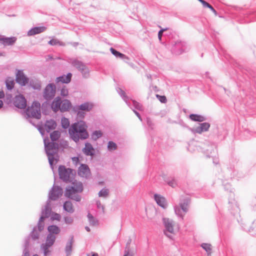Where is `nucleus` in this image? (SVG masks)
Listing matches in <instances>:
<instances>
[{
    "label": "nucleus",
    "mask_w": 256,
    "mask_h": 256,
    "mask_svg": "<svg viewBox=\"0 0 256 256\" xmlns=\"http://www.w3.org/2000/svg\"><path fill=\"white\" fill-rule=\"evenodd\" d=\"M87 126L83 121L73 124L68 130V132L71 138L76 142L80 140H84L88 137L86 130Z\"/></svg>",
    "instance_id": "obj_1"
},
{
    "label": "nucleus",
    "mask_w": 256,
    "mask_h": 256,
    "mask_svg": "<svg viewBox=\"0 0 256 256\" xmlns=\"http://www.w3.org/2000/svg\"><path fill=\"white\" fill-rule=\"evenodd\" d=\"M44 150L48 156V162L51 168L54 170V160L57 162L58 160V153L59 146L56 142H50L48 138L44 140Z\"/></svg>",
    "instance_id": "obj_2"
},
{
    "label": "nucleus",
    "mask_w": 256,
    "mask_h": 256,
    "mask_svg": "<svg viewBox=\"0 0 256 256\" xmlns=\"http://www.w3.org/2000/svg\"><path fill=\"white\" fill-rule=\"evenodd\" d=\"M73 186L66 187L64 195L66 197L76 202H79L81 200L82 196L79 193L83 191V184L81 182H74Z\"/></svg>",
    "instance_id": "obj_3"
},
{
    "label": "nucleus",
    "mask_w": 256,
    "mask_h": 256,
    "mask_svg": "<svg viewBox=\"0 0 256 256\" xmlns=\"http://www.w3.org/2000/svg\"><path fill=\"white\" fill-rule=\"evenodd\" d=\"M72 106L70 102L67 100H62L59 96L55 98L50 104V108L54 113L60 111L64 112L69 111Z\"/></svg>",
    "instance_id": "obj_4"
},
{
    "label": "nucleus",
    "mask_w": 256,
    "mask_h": 256,
    "mask_svg": "<svg viewBox=\"0 0 256 256\" xmlns=\"http://www.w3.org/2000/svg\"><path fill=\"white\" fill-rule=\"evenodd\" d=\"M24 115L26 118L40 119L41 118L40 103L37 101L34 102L32 106L26 108Z\"/></svg>",
    "instance_id": "obj_5"
},
{
    "label": "nucleus",
    "mask_w": 256,
    "mask_h": 256,
    "mask_svg": "<svg viewBox=\"0 0 256 256\" xmlns=\"http://www.w3.org/2000/svg\"><path fill=\"white\" fill-rule=\"evenodd\" d=\"M70 63L82 73L84 78H88L90 76V70L82 62L76 59L70 60Z\"/></svg>",
    "instance_id": "obj_6"
},
{
    "label": "nucleus",
    "mask_w": 256,
    "mask_h": 256,
    "mask_svg": "<svg viewBox=\"0 0 256 256\" xmlns=\"http://www.w3.org/2000/svg\"><path fill=\"white\" fill-rule=\"evenodd\" d=\"M56 86L53 83L46 85L43 92V97L46 101H50L54 98L56 93Z\"/></svg>",
    "instance_id": "obj_7"
},
{
    "label": "nucleus",
    "mask_w": 256,
    "mask_h": 256,
    "mask_svg": "<svg viewBox=\"0 0 256 256\" xmlns=\"http://www.w3.org/2000/svg\"><path fill=\"white\" fill-rule=\"evenodd\" d=\"M162 222L165 228L164 234L170 239H172V234H174V222L168 218H163Z\"/></svg>",
    "instance_id": "obj_8"
},
{
    "label": "nucleus",
    "mask_w": 256,
    "mask_h": 256,
    "mask_svg": "<svg viewBox=\"0 0 256 256\" xmlns=\"http://www.w3.org/2000/svg\"><path fill=\"white\" fill-rule=\"evenodd\" d=\"M16 81L22 86H26L29 82V78L24 74L22 70H17L16 74Z\"/></svg>",
    "instance_id": "obj_9"
},
{
    "label": "nucleus",
    "mask_w": 256,
    "mask_h": 256,
    "mask_svg": "<svg viewBox=\"0 0 256 256\" xmlns=\"http://www.w3.org/2000/svg\"><path fill=\"white\" fill-rule=\"evenodd\" d=\"M72 170L71 168H66L64 166H60L58 168V174L60 178L64 182H69L70 176Z\"/></svg>",
    "instance_id": "obj_10"
},
{
    "label": "nucleus",
    "mask_w": 256,
    "mask_h": 256,
    "mask_svg": "<svg viewBox=\"0 0 256 256\" xmlns=\"http://www.w3.org/2000/svg\"><path fill=\"white\" fill-rule=\"evenodd\" d=\"M62 189L59 186H53L48 194V200H57L62 194Z\"/></svg>",
    "instance_id": "obj_11"
},
{
    "label": "nucleus",
    "mask_w": 256,
    "mask_h": 256,
    "mask_svg": "<svg viewBox=\"0 0 256 256\" xmlns=\"http://www.w3.org/2000/svg\"><path fill=\"white\" fill-rule=\"evenodd\" d=\"M13 104L18 108L24 109L26 108V100L23 95H17L14 98Z\"/></svg>",
    "instance_id": "obj_12"
},
{
    "label": "nucleus",
    "mask_w": 256,
    "mask_h": 256,
    "mask_svg": "<svg viewBox=\"0 0 256 256\" xmlns=\"http://www.w3.org/2000/svg\"><path fill=\"white\" fill-rule=\"evenodd\" d=\"M78 174L82 178H88L90 176L89 167L86 164H81L78 170Z\"/></svg>",
    "instance_id": "obj_13"
},
{
    "label": "nucleus",
    "mask_w": 256,
    "mask_h": 256,
    "mask_svg": "<svg viewBox=\"0 0 256 256\" xmlns=\"http://www.w3.org/2000/svg\"><path fill=\"white\" fill-rule=\"evenodd\" d=\"M210 128V124L208 122H202L200 124V126L196 128H193L191 130L192 132L194 134H200L203 132L208 131Z\"/></svg>",
    "instance_id": "obj_14"
},
{
    "label": "nucleus",
    "mask_w": 256,
    "mask_h": 256,
    "mask_svg": "<svg viewBox=\"0 0 256 256\" xmlns=\"http://www.w3.org/2000/svg\"><path fill=\"white\" fill-rule=\"evenodd\" d=\"M16 38L14 36L7 38L0 36V42L4 46H12L16 42Z\"/></svg>",
    "instance_id": "obj_15"
},
{
    "label": "nucleus",
    "mask_w": 256,
    "mask_h": 256,
    "mask_svg": "<svg viewBox=\"0 0 256 256\" xmlns=\"http://www.w3.org/2000/svg\"><path fill=\"white\" fill-rule=\"evenodd\" d=\"M72 76V74L71 73L69 72L66 76L63 75V76L58 77L56 80V82L57 84V86H58V84L60 82H61L62 84L69 83L71 80Z\"/></svg>",
    "instance_id": "obj_16"
},
{
    "label": "nucleus",
    "mask_w": 256,
    "mask_h": 256,
    "mask_svg": "<svg viewBox=\"0 0 256 256\" xmlns=\"http://www.w3.org/2000/svg\"><path fill=\"white\" fill-rule=\"evenodd\" d=\"M44 127L46 130L49 132L56 128V123L54 120L52 119L46 120L44 124Z\"/></svg>",
    "instance_id": "obj_17"
},
{
    "label": "nucleus",
    "mask_w": 256,
    "mask_h": 256,
    "mask_svg": "<svg viewBox=\"0 0 256 256\" xmlns=\"http://www.w3.org/2000/svg\"><path fill=\"white\" fill-rule=\"evenodd\" d=\"M154 200L156 204L162 208H166L167 204L166 202V198L158 194H155L154 195Z\"/></svg>",
    "instance_id": "obj_18"
},
{
    "label": "nucleus",
    "mask_w": 256,
    "mask_h": 256,
    "mask_svg": "<svg viewBox=\"0 0 256 256\" xmlns=\"http://www.w3.org/2000/svg\"><path fill=\"white\" fill-rule=\"evenodd\" d=\"M42 230H39L38 227V226H34L33 228V230L32 232L30 233V235L26 238V239H28V242H30L29 240L30 238L32 239L33 240H37L39 238L40 236V233Z\"/></svg>",
    "instance_id": "obj_19"
},
{
    "label": "nucleus",
    "mask_w": 256,
    "mask_h": 256,
    "mask_svg": "<svg viewBox=\"0 0 256 256\" xmlns=\"http://www.w3.org/2000/svg\"><path fill=\"white\" fill-rule=\"evenodd\" d=\"M46 29L45 26H36L32 28L28 32V35L29 36H34L36 34L44 32Z\"/></svg>",
    "instance_id": "obj_20"
},
{
    "label": "nucleus",
    "mask_w": 256,
    "mask_h": 256,
    "mask_svg": "<svg viewBox=\"0 0 256 256\" xmlns=\"http://www.w3.org/2000/svg\"><path fill=\"white\" fill-rule=\"evenodd\" d=\"M92 108V105L88 102L81 104L80 106H76L74 108V110L77 111L78 110H84L86 112H90Z\"/></svg>",
    "instance_id": "obj_21"
},
{
    "label": "nucleus",
    "mask_w": 256,
    "mask_h": 256,
    "mask_svg": "<svg viewBox=\"0 0 256 256\" xmlns=\"http://www.w3.org/2000/svg\"><path fill=\"white\" fill-rule=\"evenodd\" d=\"M228 204V208L232 214L234 215L239 212V208L238 204L237 202L234 200H233L232 201H229Z\"/></svg>",
    "instance_id": "obj_22"
},
{
    "label": "nucleus",
    "mask_w": 256,
    "mask_h": 256,
    "mask_svg": "<svg viewBox=\"0 0 256 256\" xmlns=\"http://www.w3.org/2000/svg\"><path fill=\"white\" fill-rule=\"evenodd\" d=\"M48 234H51V236H56L60 232V228L56 225H50L48 227Z\"/></svg>",
    "instance_id": "obj_23"
},
{
    "label": "nucleus",
    "mask_w": 256,
    "mask_h": 256,
    "mask_svg": "<svg viewBox=\"0 0 256 256\" xmlns=\"http://www.w3.org/2000/svg\"><path fill=\"white\" fill-rule=\"evenodd\" d=\"M184 43L180 41H177L176 42L174 46V50L176 51L178 54H181L184 51Z\"/></svg>",
    "instance_id": "obj_24"
},
{
    "label": "nucleus",
    "mask_w": 256,
    "mask_h": 256,
    "mask_svg": "<svg viewBox=\"0 0 256 256\" xmlns=\"http://www.w3.org/2000/svg\"><path fill=\"white\" fill-rule=\"evenodd\" d=\"M74 242V236H71L69 240L67 242L65 248V252L66 254V256L70 254L72 251V245Z\"/></svg>",
    "instance_id": "obj_25"
},
{
    "label": "nucleus",
    "mask_w": 256,
    "mask_h": 256,
    "mask_svg": "<svg viewBox=\"0 0 256 256\" xmlns=\"http://www.w3.org/2000/svg\"><path fill=\"white\" fill-rule=\"evenodd\" d=\"M83 152L86 156H93L94 154L93 151L94 148L92 144L88 142L85 144V147L82 150Z\"/></svg>",
    "instance_id": "obj_26"
},
{
    "label": "nucleus",
    "mask_w": 256,
    "mask_h": 256,
    "mask_svg": "<svg viewBox=\"0 0 256 256\" xmlns=\"http://www.w3.org/2000/svg\"><path fill=\"white\" fill-rule=\"evenodd\" d=\"M64 210L72 214L74 212V209L73 206V204L70 201H66L64 202L63 205Z\"/></svg>",
    "instance_id": "obj_27"
},
{
    "label": "nucleus",
    "mask_w": 256,
    "mask_h": 256,
    "mask_svg": "<svg viewBox=\"0 0 256 256\" xmlns=\"http://www.w3.org/2000/svg\"><path fill=\"white\" fill-rule=\"evenodd\" d=\"M110 50L112 52V54L114 55L116 58H120L121 59H127L128 60V57L126 55L120 53V52L116 50V49L111 48H110Z\"/></svg>",
    "instance_id": "obj_28"
},
{
    "label": "nucleus",
    "mask_w": 256,
    "mask_h": 256,
    "mask_svg": "<svg viewBox=\"0 0 256 256\" xmlns=\"http://www.w3.org/2000/svg\"><path fill=\"white\" fill-rule=\"evenodd\" d=\"M190 118L192 121L199 122H204L206 120L204 116L196 114H190Z\"/></svg>",
    "instance_id": "obj_29"
},
{
    "label": "nucleus",
    "mask_w": 256,
    "mask_h": 256,
    "mask_svg": "<svg viewBox=\"0 0 256 256\" xmlns=\"http://www.w3.org/2000/svg\"><path fill=\"white\" fill-rule=\"evenodd\" d=\"M51 212L50 202L48 201L44 210H42V214L44 216L45 218H48Z\"/></svg>",
    "instance_id": "obj_30"
},
{
    "label": "nucleus",
    "mask_w": 256,
    "mask_h": 256,
    "mask_svg": "<svg viewBox=\"0 0 256 256\" xmlns=\"http://www.w3.org/2000/svg\"><path fill=\"white\" fill-rule=\"evenodd\" d=\"M56 239V236H51V234H48L46 236L45 243L52 246L54 244Z\"/></svg>",
    "instance_id": "obj_31"
},
{
    "label": "nucleus",
    "mask_w": 256,
    "mask_h": 256,
    "mask_svg": "<svg viewBox=\"0 0 256 256\" xmlns=\"http://www.w3.org/2000/svg\"><path fill=\"white\" fill-rule=\"evenodd\" d=\"M188 198L184 199L180 203V208L184 212H186L188 210Z\"/></svg>",
    "instance_id": "obj_32"
},
{
    "label": "nucleus",
    "mask_w": 256,
    "mask_h": 256,
    "mask_svg": "<svg viewBox=\"0 0 256 256\" xmlns=\"http://www.w3.org/2000/svg\"><path fill=\"white\" fill-rule=\"evenodd\" d=\"M201 247L206 252L208 256H210L212 254V245L208 243H202L201 244Z\"/></svg>",
    "instance_id": "obj_33"
},
{
    "label": "nucleus",
    "mask_w": 256,
    "mask_h": 256,
    "mask_svg": "<svg viewBox=\"0 0 256 256\" xmlns=\"http://www.w3.org/2000/svg\"><path fill=\"white\" fill-rule=\"evenodd\" d=\"M60 136V132L58 130H54L50 134V138L51 139L50 142H56L58 140Z\"/></svg>",
    "instance_id": "obj_34"
},
{
    "label": "nucleus",
    "mask_w": 256,
    "mask_h": 256,
    "mask_svg": "<svg viewBox=\"0 0 256 256\" xmlns=\"http://www.w3.org/2000/svg\"><path fill=\"white\" fill-rule=\"evenodd\" d=\"M30 246V242H28V238L25 240L24 244V250L23 251L22 256H30L28 247Z\"/></svg>",
    "instance_id": "obj_35"
},
{
    "label": "nucleus",
    "mask_w": 256,
    "mask_h": 256,
    "mask_svg": "<svg viewBox=\"0 0 256 256\" xmlns=\"http://www.w3.org/2000/svg\"><path fill=\"white\" fill-rule=\"evenodd\" d=\"M117 92L118 93V94L122 98V99L126 102V104L128 106H129L130 104L128 102V98L125 92L120 88H118L117 90Z\"/></svg>",
    "instance_id": "obj_36"
},
{
    "label": "nucleus",
    "mask_w": 256,
    "mask_h": 256,
    "mask_svg": "<svg viewBox=\"0 0 256 256\" xmlns=\"http://www.w3.org/2000/svg\"><path fill=\"white\" fill-rule=\"evenodd\" d=\"M199 2H200L203 5L204 7H206L209 8L215 14H217L216 11L215 10V9L208 2H206L204 0H198Z\"/></svg>",
    "instance_id": "obj_37"
},
{
    "label": "nucleus",
    "mask_w": 256,
    "mask_h": 256,
    "mask_svg": "<svg viewBox=\"0 0 256 256\" xmlns=\"http://www.w3.org/2000/svg\"><path fill=\"white\" fill-rule=\"evenodd\" d=\"M28 121L30 124H32L33 126H35L38 128L42 135H44L46 130L44 127V128L42 126L40 125H36L33 120L30 119L28 120Z\"/></svg>",
    "instance_id": "obj_38"
},
{
    "label": "nucleus",
    "mask_w": 256,
    "mask_h": 256,
    "mask_svg": "<svg viewBox=\"0 0 256 256\" xmlns=\"http://www.w3.org/2000/svg\"><path fill=\"white\" fill-rule=\"evenodd\" d=\"M40 247L43 250L44 256H46L50 252V251L48 250V248L51 246L46 244V243H43L41 244Z\"/></svg>",
    "instance_id": "obj_39"
},
{
    "label": "nucleus",
    "mask_w": 256,
    "mask_h": 256,
    "mask_svg": "<svg viewBox=\"0 0 256 256\" xmlns=\"http://www.w3.org/2000/svg\"><path fill=\"white\" fill-rule=\"evenodd\" d=\"M62 126L64 128L66 129L70 126V122L68 118L64 117L61 120Z\"/></svg>",
    "instance_id": "obj_40"
},
{
    "label": "nucleus",
    "mask_w": 256,
    "mask_h": 256,
    "mask_svg": "<svg viewBox=\"0 0 256 256\" xmlns=\"http://www.w3.org/2000/svg\"><path fill=\"white\" fill-rule=\"evenodd\" d=\"M88 218L90 225L95 226L98 224V221L90 213H88Z\"/></svg>",
    "instance_id": "obj_41"
},
{
    "label": "nucleus",
    "mask_w": 256,
    "mask_h": 256,
    "mask_svg": "<svg viewBox=\"0 0 256 256\" xmlns=\"http://www.w3.org/2000/svg\"><path fill=\"white\" fill-rule=\"evenodd\" d=\"M48 44L52 46H56L57 44L61 46H65V44L64 42L59 41L57 39H52L48 42Z\"/></svg>",
    "instance_id": "obj_42"
},
{
    "label": "nucleus",
    "mask_w": 256,
    "mask_h": 256,
    "mask_svg": "<svg viewBox=\"0 0 256 256\" xmlns=\"http://www.w3.org/2000/svg\"><path fill=\"white\" fill-rule=\"evenodd\" d=\"M46 218L44 217V216L42 214L40 217L37 226L38 227L39 230H44V224L42 222Z\"/></svg>",
    "instance_id": "obj_43"
},
{
    "label": "nucleus",
    "mask_w": 256,
    "mask_h": 256,
    "mask_svg": "<svg viewBox=\"0 0 256 256\" xmlns=\"http://www.w3.org/2000/svg\"><path fill=\"white\" fill-rule=\"evenodd\" d=\"M248 231L251 234L256 236V219L252 223Z\"/></svg>",
    "instance_id": "obj_44"
},
{
    "label": "nucleus",
    "mask_w": 256,
    "mask_h": 256,
    "mask_svg": "<svg viewBox=\"0 0 256 256\" xmlns=\"http://www.w3.org/2000/svg\"><path fill=\"white\" fill-rule=\"evenodd\" d=\"M6 84L7 89L8 90H11L14 87V80H10L8 79L6 81Z\"/></svg>",
    "instance_id": "obj_45"
},
{
    "label": "nucleus",
    "mask_w": 256,
    "mask_h": 256,
    "mask_svg": "<svg viewBox=\"0 0 256 256\" xmlns=\"http://www.w3.org/2000/svg\"><path fill=\"white\" fill-rule=\"evenodd\" d=\"M109 190L107 188H102L98 192V196L100 197H106L108 194Z\"/></svg>",
    "instance_id": "obj_46"
},
{
    "label": "nucleus",
    "mask_w": 256,
    "mask_h": 256,
    "mask_svg": "<svg viewBox=\"0 0 256 256\" xmlns=\"http://www.w3.org/2000/svg\"><path fill=\"white\" fill-rule=\"evenodd\" d=\"M108 148L110 151L114 150L117 148V146L114 142L110 141L108 142Z\"/></svg>",
    "instance_id": "obj_47"
},
{
    "label": "nucleus",
    "mask_w": 256,
    "mask_h": 256,
    "mask_svg": "<svg viewBox=\"0 0 256 256\" xmlns=\"http://www.w3.org/2000/svg\"><path fill=\"white\" fill-rule=\"evenodd\" d=\"M68 94V92L66 86H62L60 89V95L62 96H66Z\"/></svg>",
    "instance_id": "obj_48"
},
{
    "label": "nucleus",
    "mask_w": 256,
    "mask_h": 256,
    "mask_svg": "<svg viewBox=\"0 0 256 256\" xmlns=\"http://www.w3.org/2000/svg\"><path fill=\"white\" fill-rule=\"evenodd\" d=\"M132 104H133V106L135 109H136L138 110H143V108H142V105L140 104L139 102L134 100H132Z\"/></svg>",
    "instance_id": "obj_49"
},
{
    "label": "nucleus",
    "mask_w": 256,
    "mask_h": 256,
    "mask_svg": "<svg viewBox=\"0 0 256 256\" xmlns=\"http://www.w3.org/2000/svg\"><path fill=\"white\" fill-rule=\"evenodd\" d=\"M30 86L34 90H40L41 86L39 83L34 84L32 80L30 82Z\"/></svg>",
    "instance_id": "obj_50"
},
{
    "label": "nucleus",
    "mask_w": 256,
    "mask_h": 256,
    "mask_svg": "<svg viewBox=\"0 0 256 256\" xmlns=\"http://www.w3.org/2000/svg\"><path fill=\"white\" fill-rule=\"evenodd\" d=\"M156 97L162 103H166L167 101L166 98L164 96H160L159 94H156Z\"/></svg>",
    "instance_id": "obj_51"
},
{
    "label": "nucleus",
    "mask_w": 256,
    "mask_h": 256,
    "mask_svg": "<svg viewBox=\"0 0 256 256\" xmlns=\"http://www.w3.org/2000/svg\"><path fill=\"white\" fill-rule=\"evenodd\" d=\"M64 220L66 224H72L74 220L71 216H65Z\"/></svg>",
    "instance_id": "obj_52"
},
{
    "label": "nucleus",
    "mask_w": 256,
    "mask_h": 256,
    "mask_svg": "<svg viewBox=\"0 0 256 256\" xmlns=\"http://www.w3.org/2000/svg\"><path fill=\"white\" fill-rule=\"evenodd\" d=\"M180 208L176 206L174 207V212L176 215L180 216L182 218H183V216L181 214Z\"/></svg>",
    "instance_id": "obj_53"
},
{
    "label": "nucleus",
    "mask_w": 256,
    "mask_h": 256,
    "mask_svg": "<svg viewBox=\"0 0 256 256\" xmlns=\"http://www.w3.org/2000/svg\"><path fill=\"white\" fill-rule=\"evenodd\" d=\"M167 183L172 188H175L177 186L176 182L174 179L168 181Z\"/></svg>",
    "instance_id": "obj_54"
},
{
    "label": "nucleus",
    "mask_w": 256,
    "mask_h": 256,
    "mask_svg": "<svg viewBox=\"0 0 256 256\" xmlns=\"http://www.w3.org/2000/svg\"><path fill=\"white\" fill-rule=\"evenodd\" d=\"M131 239H130L128 241V242L126 244V250H124V256H132V254H129V250L128 248L126 250V248H128V245L130 244L131 242Z\"/></svg>",
    "instance_id": "obj_55"
},
{
    "label": "nucleus",
    "mask_w": 256,
    "mask_h": 256,
    "mask_svg": "<svg viewBox=\"0 0 256 256\" xmlns=\"http://www.w3.org/2000/svg\"><path fill=\"white\" fill-rule=\"evenodd\" d=\"M77 113V116L80 118H83L84 117L85 113L81 110H78L77 111H75Z\"/></svg>",
    "instance_id": "obj_56"
},
{
    "label": "nucleus",
    "mask_w": 256,
    "mask_h": 256,
    "mask_svg": "<svg viewBox=\"0 0 256 256\" xmlns=\"http://www.w3.org/2000/svg\"><path fill=\"white\" fill-rule=\"evenodd\" d=\"M61 218V216L60 214L55 213L52 216V218L53 220H60Z\"/></svg>",
    "instance_id": "obj_57"
},
{
    "label": "nucleus",
    "mask_w": 256,
    "mask_h": 256,
    "mask_svg": "<svg viewBox=\"0 0 256 256\" xmlns=\"http://www.w3.org/2000/svg\"><path fill=\"white\" fill-rule=\"evenodd\" d=\"M93 135L96 136V138H98L102 136V133L100 130H96L93 132Z\"/></svg>",
    "instance_id": "obj_58"
},
{
    "label": "nucleus",
    "mask_w": 256,
    "mask_h": 256,
    "mask_svg": "<svg viewBox=\"0 0 256 256\" xmlns=\"http://www.w3.org/2000/svg\"><path fill=\"white\" fill-rule=\"evenodd\" d=\"M167 30H168V28H163V29H161L158 32V38H159L160 40H161V39H162V34H163L164 32L166 31Z\"/></svg>",
    "instance_id": "obj_59"
},
{
    "label": "nucleus",
    "mask_w": 256,
    "mask_h": 256,
    "mask_svg": "<svg viewBox=\"0 0 256 256\" xmlns=\"http://www.w3.org/2000/svg\"><path fill=\"white\" fill-rule=\"evenodd\" d=\"M96 205H97L98 208H102V212H104V206L103 205H102L101 204V203H100V201L96 202Z\"/></svg>",
    "instance_id": "obj_60"
},
{
    "label": "nucleus",
    "mask_w": 256,
    "mask_h": 256,
    "mask_svg": "<svg viewBox=\"0 0 256 256\" xmlns=\"http://www.w3.org/2000/svg\"><path fill=\"white\" fill-rule=\"evenodd\" d=\"M146 123L149 127L152 128V126H153L154 124L150 118H146Z\"/></svg>",
    "instance_id": "obj_61"
},
{
    "label": "nucleus",
    "mask_w": 256,
    "mask_h": 256,
    "mask_svg": "<svg viewBox=\"0 0 256 256\" xmlns=\"http://www.w3.org/2000/svg\"><path fill=\"white\" fill-rule=\"evenodd\" d=\"M133 112L136 114V116L138 117V118L142 121V118L141 116H140V114H139V112H138L136 110H133Z\"/></svg>",
    "instance_id": "obj_62"
},
{
    "label": "nucleus",
    "mask_w": 256,
    "mask_h": 256,
    "mask_svg": "<svg viewBox=\"0 0 256 256\" xmlns=\"http://www.w3.org/2000/svg\"><path fill=\"white\" fill-rule=\"evenodd\" d=\"M4 96V92L0 90V98H3Z\"/></svg>",
    "instance_id": "obj_63"
},
{
    "label": "nucleus",
    "mask_w": 256,
    "mask_h": 256,
    "mask_svg": "<svg viewBox=\"0 0 256 256\" xmlns=\"http://www.w3.org/2000/svg\"><path fill=\"white\" fill-rule=\"evenodd\" d=\"M213 162L215 164H217L218 163V158H214L213 160Z\"/></svg>",
    "instance_id": "obj_64"
}]
</instances>
